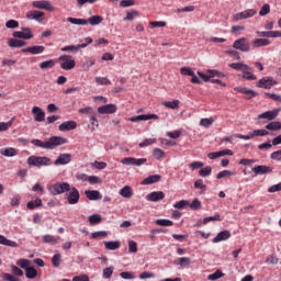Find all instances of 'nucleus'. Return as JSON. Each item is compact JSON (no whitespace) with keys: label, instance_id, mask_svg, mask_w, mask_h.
Instances as JSON below:
<instances>
[{"label":"nucleus","instance_id":"f257e3e1","mask_svg":"<svg viewBox=\"0 0 281 281\" xmlns=\"http://www.w3.org/2000/svg\"><path fill=\"white\" fill-rule=\"evenodd\" d=\"M31 144H33V146H36L37 148H44L45 150H54V148H58V146L67 144V138L61 136H53L44 142L41 139H32Z\"/></svg>","mask_w":281,"mask_h":281},{"label":"nucleus","instance_id":"f03ea898","mask_svg":"<svg viewBox=\"0 0 281 281\" xmlns=\"http://www.w3.org/2000/svg\"><path fill=\"white\" fill-rule=\"evenodd\" d=\"M68 23H71V25H100L102 21H104V18L101 15H92L88 20L87 19H78V18H68Z\"/></svg>","mask_w":281,"mask_h":281},{"label":"nucleus","instance_id":"7ed1b4c3","mask_svg":"<svg viewBox=\"0 0 281 281\" xmlns=\"http://www.w3.org/2000/svg\"><path fill=\"white\" fill-rule=\"evenodd\" d=\"M47 190L53 196H58V194H65V192L71 191V184L69 182H57L55 184H48Z\"/></svg>","mask_w":281,"mask_h":281},{"label":"nucleus","instance_id":"20e7f679","mask_svg":"<svg viewBox=\"0 0 281 281\" xmlns=\"http://www.w3.org/2000/svg\"><path fill=\"white\" fill-rule=\"evenodd\" d=\"M26 164L29 166H34L35 168H41L42 166H52V158L47 156H31L27 158Z\"/></svg>","mask_w":281,"mask_h":281},{"label":"nucleus","instance_id":"39448f33","mask_svg":"<svg viewBox=\"0 0 281 281\" xmlns=\"http://www.w3.org/2000/svg\"><path fill=\"white\" fill-rule=\"evenodd\" d=\"M58 60L64 71H71V69L76 68V59L71 55H60Z\"/></svg>","mask_w":281,"mask_h":281},{"label":"nucleus","instance_id":"423d86ee","mask_svg":"<svg viewBox=\"0 0 281 281\" xmlns=\"http://www.w3.org/2000/svg\"><path fill=\"white\" fill-rule=\"evenodd\" d=\"M233 48L237 49L238 52L247 53L251 52V44L247 37H240L233 43Z\"/></svg>","mask_w":281,"mask_h":281},{"label":"nucleus","instance_id":"0eeeda50","mask_svg":"<svg viewBox=\"0 0 281 281\" xmlns=\"http://www.w3.org/2000/svg\"><path fill=\"white\" fill-rule=\"evenodd\" d=\"M276 85H278V81L273 77H263L257 82L259 89H271Z\"/></svg>","mask_w":281,"mask_h":281},{"label":"nucleus","instance_id":"6e6552de","mask_svg":"<svg viewBox=\"0 0 281 281\" xmlns=\"http://www.w3.org/2000/svg\"><path fill=\"white\" fill-rule=\"evenodd\" d=\"M12 36L13 38H23L24 41L34 38V34H32V29L30 27H23L22 31H15Z\"/></svg>","mask_w":281,"mask_h":281},{"label":"nucleus","instance_id":"1a4fd4ad","mask_svg":"<svg viewBox=\"0 0 281 281\" xmlns=\"http://www.w3.org/2000/svg\"><path fill=\"white\" fill-rule=\"evenodd\" d=\"M258 14L256 9H247L234 15L235 21H245V19H251Z\"/></svg>","mask_w":281,"mask_h":281},{"label":"nucleus","instance_id":"9d476101","mask_svg":"<svg viewBox=\"0 0 281 281\" xmlns=\"http://www.w3.org/2000/svg\"><path fill=\"white\" fill-rule=\"evenodd\" d=\"M146 158H133V157H126L121 160V164L123 166H144L146 164Z\"/></svg>","mask_w":281,"mask_h":281},{"label":"nucleus","instance_id":"9b49d317","mask_svg":"<svg viewBox=\"0 0 281 281\" xmlns=\"http://www.w3.org/2000/svg\"><path fill=\"white\" fill-rule=\"evenodd\" d=\"M25 18L29 21H36L37 23H43L45 19V12L36 10L27 11Z\"/></svg>","mask_w":281,"mask_h":281},{"label":"nucleus","instance_id":"f8f14e48","mask_svg":"<svg viewBox=\"0 0 281 281\" xmlns=\"http://www.w3.org/2000/svg\"><path fill=\"white\" fill-rule=\"evenodd\" d=\"M32 5L37 10H47V12H54V5H52V2L47 0L33 1Z\"/></svg>","mask_w":281,"mask_h":281},{"label":"nucleus","instance_id":"ddd939ff","mask_svg":"<svg viewBox=\"0 0 281 281\" xmlns=\"http://www.w3.org/2000/svg\"><path fill=\"white\" fill-rule=\"evenodd\" d=\"M279 113H280V110H278V109H274L271 111H266V112L259 114L257 116V120H268V122H273V120H276V117H278Z\"/></svg>","mask_w":281,"mask_h":281},{"label":"nucleus","instance_id":"4468645a","mask_svg":"<svg viewBox=\"0 0 281 281\" xmlns=\"http://www.w3.org/2000/svg\"><path fill=\"white\" fill-rule=\"evenodd\" d=\"M148 120H159L157 114H139L128 119V122H146Z\"/></svg>","mask_w":281,"mask_h":281},{"label":"nucleus","instance_id":"2eb2a0df","mask_svg":"<svg viewBox=\"0 0 281 281\" xmlns=\"http://www.w3.org/2000/svg\"><path fill=\"white\" fill-rule=\"evenodd\" d=\"M116 112H117V105L112 104V103L98 108V113H100L101 115H109V114H113Z\"/></svg>","mask_w":281,"mask_h":281},{"label":"nucleus","instance_id":"dca6fc26","mask_svg":"<svg viewBox=\"0 0 281 281\" xmlns=\"http://www.w3.org/2000/svg\"><path fill=\"white\" fill-rule=\"evenodd\" d=\"M166 194L164 191H153L146 195V200L150 201L151 203H157V201H164Z\"/></svg>","mask_w":281,"mask_h":281},{"label":"nucleus","instance_id":"f3484780","mask_svg":"<svg viewBox=\"0 0 281 281\" xmlns=\"http://www.w3.org/2000/svg\"><path fill=\"white\" fill-rule=\"evenodd\" d=\"M72 156L71 154H60L57 159L54 161L55 166H67L71 164Z\"/></svg>","mask_w":281,"mask_h":281},{"label":"nucleus","instance_id":"a211bd4d","mask_svg":"<svg viewBox=\"0 0 281 281\" xmlns=\"http://www.w3.org/2000/svg\"><path fill=\"white\" fill-rule=\"evenodd\" d=\"M67 201L69 203V205H76V203H78V201H80V191H78V189H76V187H74L70 191V193L67 196Z\"/></svg>","mask_w":281,"mask_h":281},{"label":"nucleus","instance_id":"6ab92c4d","mask_svg":"<svg viewBox=\"0 0 281 281\" xmlns=\"http://www.w3.org/2000/svg\"><path fill=\"white\" fill-rule=\"evenodd\" d=\"M252 172L258 175H269L270 172H273V168L265 165H258L252 168Z\"/></svg>","mask_w":281,"mask_h":281},{"label":"nucleus","instance_id":"aec40b11","mask_svg":"<svg viewBox=\"0 0 281 281\" xmlns=\"http://www.w3.org/2000/svg\"><path fill=\"white\" fill-rule=\"evenodd\" d=\"M228 67H231V69H234L235 71H243V74L245 71H251V68L243 61L232 63L228 65Z\"/></svg>","mask_w":281,"mask_h":281},{"label":"nucleus","instance_id":"412c9836","mask_svg":"<svg viewBox=\"0 0 281 281\" xmlns=\"http://www.w3.org/2000/svg\"><path fill=\"white\" fill-rule=\"evenodd\" d=\"M32 113L35 122H45V111L43 109L35 105L32 108Z\"/></svg>","mask_w":281,"mask_h":281},{"label":"nucleus","instance_id":"4be33fe9","mask_svg":"<svg viewBox=\"0 0 281 281\" xmlns=\"http://www.w3.org/2000/svg\"><path fill=\"white\" fill-rule=\"evenodd\" d=\"M23 54H32L36 56L38 54H43L45 52V46H30L22 49Z\"/></svg>","mask_w":281,"mask_h":281},{"label":"nucleus","instance_id":"5701e85b","mask_svg":"<svg viewBox=\"0 0 281 281\" xmlns=\"http://www.w3.org/2000/svg\"><path fill=\"white\" fill-rule=\"evenodd\" d=\"M232 238V233L229 231L220 232L212 240V243H223V240H229Z\"/></svg>","mask_w":281,"mask_h":281},{"label":"nucleus","instance_id":"b1692460","mask_svg":"<svg viewBox=\"0 0 281 281\" xmlns=\"http://www.w3.org/2000/svg\"><path fill=\"white\" fill-rule=\"evenodd\" d=\"M77 127H78V123H76V121H66L59 125L58 130L61 132L75 131V128Z\"/></svg>","mask_w":281,"mask_h":281},{"label":"nucleus","instance_id":"393cba45","mask_svg":"<svg viewBox=\"0 0 281 281\" xmlns=\"http://www.w3.org/2000/svg\"><path fill=\"white\" fill-rule=\"evenodd\" d=\"M235 91H238V93H244V95H247V100H251V98H256L258 93L249 88H243V87H237L235 88Z\"/></svg>","mask_w":281,"mask_h":281},{"label":"nucleus","instance_id":"a878e982","mask_svg":"<svg viewBox=\"0 0 281 281\" xmlns=\"http://www.w3.org/2000/svg\"><path fill=\"white\" fill-rule=\"evenodd\" d=\"M8 45L11 48H19V47H25V45H27V42L23 40H18V37H15V38H9Z\"/></svg>","mask_w":281,"mask_h":281},{"label":"nucleus","instance_id":"bb28decb","mask_svg":"<svg viewBox=\"0 0 281 281\" xmlns=\"http://www.w3.org/2000/svg\"><path fill=\"white\" fill-rule=\"evenodd\" d=\"M0 155H2V157H16L19 151H16L14 147H5L0 149Z\"/></svg>","mask_w":281,"mask_h":281},{"label":"nucleus","instance_id":"cd10ccee","mask_svg":"<svg viewBox=\"0 0 281 281\" xmlns=\"http://www.w3.org/2000/svg\"><path fill=\"white\" fill-rule=\"evenodd\" d=\"M85 194L89 201H100L102 199V194L98 190H87Z\"/></svg>","mask_w":281,"mask_h":281},{"label":"nucleus","instance_id":"c85d7f7f","mask_svg":"<svg viewBox=\"0 0 281 281\" xmlns=\"http://www.w3.org/2000/svg\"><path fill=\"white\" fill-rule=\"evenodd\" d=\"M159 181H161V176L153 175V176L145 178L140 183H142V186H150L153 183H159Z\"/></svg>","mask_w":281,"mask_h":281},{"label":"nucleus","instance_id":"c756f323","mask_svg":"<svg viewBox=\"0 0 281 281\" xmlns=\"http://www.w3.org/2000/svg\"><path fill=\"white\" fill-rule=\"evenodd\" d=\"M268 45H271V40L269 38H255L252 41V47H268Z\"/></svg>","mask_w":281,"mask_h":281},{"label":"nucleus","instance_id":"7c9ffc66","mask_svg":"<svg viewBox=\"0 0 281 281\" xmlns=\"http://www.w3.org/2000/svg\"><path fill=\"white\" fill-rule=\"evenodd\" d=\"M175 265L177 267L186 269V267H190L192 265V259H190V257H181L177 261H175Z\"/></svg>","mask_w":281,"mask_h":281},{"label":"nucleus","instance_id":"2f4dec72","mask_svg":"<svg viewBox=\"0 0 281 281\" xmlns=\"http://www.w3.org/2000/svg\"><path fill=\"white\" fill-rule=\"evenodd\" d=\"M212 221H223L221 214L216 213L214 216L204 217L203 220L198 221V225H207V223H212Z\"/></svg>","mask_w":281,"mask_h":281},{"label":"nucleus","instance_id":"473e14b6","mask_svg":"<svg viewBox=\"0 0 281 281\" xmlns=\"http://www.w3.org/2000/svg\"><path fill=\"white\" fill-rule=\"evenodd\" d=\"M87 47V44H78V45H68L63 47L61 52H80V49H85Z\"/></svg>","mask_w":281,"mask_h":281},{"label":"nucleus","instance_id":"72a5a7b5","mask_svg":"<svg viewBox=\"0 0 281 281\" xmlns=\"http://www.w3.org/2000/svg\"><path fill=\"white\" fill-rule=\"evenodd\" d=\"M43 206V200L41 198H36L35 200L29 201L26 203L27 210H36V207Z\"/></svg>","mask_w":281,"mask_h":281},{"label":"nucleus","instance_id":"f704fd0d","mask_svg":"<svg viewBox=\"0 0 281 281\" xmlns=\"http://www.w3.org/2000/svg\"><path fill=\"white\" fill-rule=\"evenodd\" d=\"M119 194L123 196V199H131L133 196V189L131 186H125L120 190Z\"/></svg>","mask_w":281,"mask_h":281},{"label":"nucleus","instance_id":"c9c22d12","mask_svg":"<svg viewBox=\"0 0 281 281\" xmlns=\"http://www.w3.org/2000/svg\"><path fill=\"white\" fill-rule=\"evenodd\" d=\"M0 245H4V247H19V244L14 240L7 239L5 236L0 235Z\"/></svg>","mask_w":281,"mask_h":281},{"label":"nucleus","instance_id":"e433bc0d","mask_svg":"<svg viewBox=\"0 0 281 281\" xmlns=\"http://www.w3.org/2000/svg\"><path fill=\"white\" fill-rule=\"evenodd\" d=\"M42 240L46 245H58V237L54 235H44L42 236Z\"/></svg>","mask_w":281,"mask_h":281},{"label":"nucleus","instance_id":"4c0bfd02","mask_svg":"<svg viewBox=\"0 0 281 281\" xmlns=\"http://www.w3.org/2000/svg\"><path fill=\"white\" fill-rule=\"evenodd\" d=\"M103 245L109 251H115V249H120L121 247L120 241H103Z\"/></svg>","mask_w":281,"mask_h":281},{"label":"nucleus","instance_id":"58836bf2","mask_svg":"<svg viewBox=\"0 0 281 281\" xmlns=\"http://www.w3.org/2000/svg\"><path fill=\"white\" fill-rule=\"evenodd\" d=\"M266 130L269 131H281V122L272 121L266 125Z\"/></svg>","mask_w":281,"mask_h":281},{"label":"nucleus","instance_id":"ea45409f","mask_svg":"<svg viewBox=\"0 0 281 281\" xmlns=\"http://www.w3.org/2000/svg\"><path fill=\"white\" fill-rule=\"evenodd\" d=\"M54 67H56V61L54 59H48L40 64V69H54Z\"/></svg>","mask_w":281,"mask_h":281},{"label":"nucleus","instance_id":"a19ab883","mask_svg":"<svg viewBox=\"0 0 281 281\" xmlns=\"http://www.w3.org/2000/svg\"><path fill=\"white\" fill-rule=\"evenodd\" d=\"M90 225H100L102 223V215L100 214H92L88 217Z\"/></svg>","mask_w":281,"mask_h":281},{"label":"nucleus","instance_id":"79ce46f5","mask_svg":"<svg viewBox=\"0 0 281 281\" xmlns=\"http://www.w3.org/2000/svg\"><path fill=\"white\" fill-rule=\"evenodd\" d=\"M181 102L179 100H173V101H164L161 104L166 109H179V104Z\"/></svg>","mask_w":281,"mask_h":281},{"label":"nucleus","instance_id":"37998d69","mask_svg":"<svg viewBox=\"0 0 281 281\" xmlns=\"http://www.w3.org/2000/svg\"><path fill=\"white\" fill-rule=\"evenodd\" d=\"M25 271H26L25 277L29 280H34V278H36L38 276V271L36 269H34V267H29Z\"/></svg>","mask_w":281,"mask_h":281},{"label":"nucleus","instance_id":"c03bdc74","mask_svg":"<svg viewBox=\"0 0 281 281\" xmlns=\"http://www.w3.org/2000/svg\"><path fill=\"white\" fill-rule=\"evenodd\" d=\"M16 265L18 267H20L21 269H25L26 271L32 266V261H30V259H19L16 261Z\"/></svg>","mask_w":281,"mask_h":281},{"label":"nucleus","instance_id":"a18cd8bd","mask_svg":"<svg viewBox=\"0 0 281 281\" xmlns=\"http://www.w3.org/2000/svg\"><path fill=\"white\" fill-rule=\"evenodd\" d=\"M224 277H225V273H223V271L216 270L214 273L207 276V280L216 281V280H221V278H224Z\"/></svg>","mask_w":281,"mask_h":281},{"label":"nucleus","instance_id":"49530a36","mask_svg":"<svg viewBox=\"0 0 281 281\" xmlns=\"http://www.w3.org/2000/svg\"><path fill=\"white\" fill-rule=\"evenodd\" d=\"M97 85H100L101 87H109L111 85V79L106 77H95Z\"/></svg>","mask_w":281,"mask_h":281},{"label":"nucleus","instance_id":"de8ad7c7","mask_svg":"<svg viewBox=\"0 0 281 281\" xmlns=\"http://www.w3.org/2000/svg\"><path fill=\"white\" fill-rule=\"evenodd\" d=\"M156 225H158L159 227H172V225H175V223L170 220H156Z\"/></svg>","mask_w":281,"mask_h":281},{"label":"nucleus","instance_id":"09e8293b","mask_svg":"<svg viewBox=\"0 0 281 281\" xmlns=\"http://www.w3.org/2000/svg\"><path fill=\"white\" fill-rule=\"evenodd\" d=\"M234 175H236L234 171L223 170L216 175V179H227L229 177H234Z\"/></svg>","mask_w":281,"mask_h":281},{"label":"nucleus","instance_id":"8fccbe9b","mask_svg":"<svg viewBox=\"0 0 281 281\" xmlns=\"http://www.w3.org/2000/svg\"><path fill=\"white\" fill-rule=\"evenodd\" d=\"M206 74L210 75V78H225V74L216 69H209Z\"/></svg>","mask_w":281,"mask_h":281},{"label":"nucleus","instance_id":"3c124183","mask_svg":"<svg viewBox=\"0 0 281 281\" xmlns=\"http://www.w3.org/2000/svg\"><path fill=\"white\" fill-rule=\"evenodd\" d=\"M12 124H14V119H11L8 122H0V133H3L4 131H8L9 128H12Z\"/></svg>","mask_w":281,"mask_h":281},{"label":"nucleus","instance_id":"603ef678","mask_svg":"<svg viewBox=\"0 0 281 281\" xmlns=\"http://www.w3.org/2000/svg\"><path fill=\"white\" fill-rule=\"evenodd\" d=\"M214 124V119H201L200 120V126H203V128H210Z\"/></svg>","mask_w":281,"mask_h":281},{"label":"nucleus","instance_id":"864d4df0","mask_svg":"<svg viewBox=\"0 0 281 281\" xmlns=\"http://www.w3.org/2000/svg\"><path fill=\"white\" fill-rule=\"evenodd\" d=\"M190 205V201L188 200H180L173 204V207L176 210H184V207H188Z\"/></svg>","mask_w":281,"mask_h":281},{"label":"nucleus","instance_id":"5fc2aeb1","mask_svg":"<svg viewBox=\"0 0 281 281\" xmlns=\"http://www.w3.org/2000/svg\"><path fill=\"white\" fill-rule=\"evenodd\" d=\"M153 155L158 160H161V159H164V157H166V153L161 148H155L153 150Z\"/></svg>","mask_w":281,"mask_h":281},{"label":"nucleus","instance_id":"6e6d98bb","mask_svg":"<svg viewBox=\"0 0 281 281\" xmlns=\"http://www.w3.org/2000/svg\"><path fill=\"white\" fill-rule=\"evenodd\" d=\"M106 236H109V233H106L105 231H98V232L91 233V238L93 239L106 238Z\"/></svg>","mask_w":281,"mask_h":281},{"label":"nucleus","instance_id":"4d7b16f0","mask_svg":"<svg viewBox=\"0 0 281 281\" xmlns=\"http://www.w3.org/2000/svg\"><path fill=\"white\" fill-rule=\"evenodd\" d=\"M269 135V132L267 130H254L252 131V137H267Z\"/></svg>","mask_w":281,"mask_h":281},{"label":"nucleus","instance_id":"13d9d810","mask_svg":"<svg viewBox=\"0 0 281 281\" xmlns=\"http://www.w3.org/2000/svg\"><path fill=\"white\" fill-rule=\"evenodd\" d=\"M61 258H63V257L60 256V254L54 255L53 258H52L53 267H55L56 269H58V267H60Z\"/></svg>","mask_w":281,"mask_h":281},{"label":"nucleus","instance_id":"bf43d9fd","mask_svg":"<svg viewBox=\"0 0 281 281\" xmlns=\"http://www.w3.org/2000/svg\"><path fill=\"white\" fill-rule=\"evenodd\" d=\"M199 175H200V177H204V178L210 177V175H212V167L206 166V167L200 169Z\"/></svg>","mask_w":281,"mask_h":281},{"label":"nucleus","instance_id":"052dcab7","mask_svg":"<svg viewBox=\"0 0 281 281\" xmlns=\"http://www.w3.org/2000/svg\"><path fill=\"white\" fill-rule=\"evenodd\" d=\"M181 76H194V69L191 67H181L180 68Z\"/></svg>","mask_w":281,"mask_h":281},{"label":"nucleus","instance_id":"680f3d73","mask_svg":"<svg viewBox=\"0 0 281 281\" xmlns=\"http://www.w3.org/2000/svg\"><path fill=\"white\" fill-rule=\"evenodd\" d=\"M113 271H114L113 267L103 269L102 277L104 278V280H109L111 278V276H113Z\"/></svg>","mask_w":281,"mask_h":281},{"label":"nucleus","instance_id":"e2e57ef3","mask_svg":"<svg viewBox=\"0 0 281 281\" xmlns=\"http://www.w3.org/2000/svg\"><path fill=\"white\" fill-rule=\"evenodd\" d=\"M128 251L130 254H137V241L128 240Z\"/></svg>","mask_w":281,"mask_h":281},{"label":"nucleus","instance_id":"0e129e2a","mask_svg":"<svg viewBox=\"0 0 281 281\" xmlns=\"http://www.w3.org/2000/svg\"><path fill=\"white\" fill-rule=\"evenodd\" d=\"M243 78L245 80H256V75H254L251 70H244Z\"/></svg>","mask_w":281,"mask_h":281},{"label":"nucleus","instance_id":"69168bd1","mask_svg":"<svg viewBox=\"0 0 281 281\" xmlns=\"http://www.w3.org/2000/svg\"><path fill=\"white\" fill-rule=\"evenodd\" d=\"M189 206L192 210H201V201L199 199H194V200H192L191 203L189 202Z\"/></svg>","mask_w":281,"mask_h":281},{"label":"nucleus","instance_id":"338daca9","mask_svg":"<svg viewBox=\"0 0 281 281\" xmlns=\"http://www.w3.org/2000/svg\"><path fill=\"white\" fill-rule=\"evenodd\" d=\"M1 278L4 281H19V278H16L14 274H10V273H2Z\"/></svg>","mask_w":281,"mask_h":281},{"label":"nucleus","instance_id":"774afa93","mask_svg":"<svg viewBox=\"0 0 281 281\" xmlns=\"http://www.w3.org/2000/svg\"><path fill=\"white\" fill-rule=\"evenodd\" d=\"M270 159H272L273 161H281V149L273 151L270 155Z\"/></svg>","mask_w":281,"mask_h":281}]
</instances>
